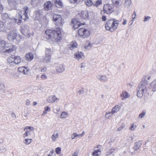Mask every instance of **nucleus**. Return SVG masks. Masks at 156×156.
<instances>
[{
    "label": "nucleus",
    "instance_id": "33",
    "mask_svg": "<svg viewBox=\"0 0 156 156\" xmlns=\"http://www.w3.org/2000/svg\"><path fill=\"white\" fill-rule=\"evenodd\" d=\"M52 53V51L51 50V49L50 48H46L45 51V55L47 56H49L51 57V54Z\"/></svg>",
    "mask_w": 156,
    "mask_h": 156
},
{
    "label": "nucleus",
    "instance_id": "45",
    "mask_svg": "<svg viewBox=\"0 0 156 156\" xmlns=\"http://www.w3.org/2000/svg\"><path fill=\"white\" fill-rule=\"evenodd\" d=\"M145 112L144 111H143L141 113L139 114L138 118L140 119H142L144 118L145 116Z\"/></svg>",
    "mask_w": 156,
    "mask_h": 156
},
{
    "label": "nucleus",
    "instance_id": "12",
    "mask_svg": "<svg viewBox=\"0 0 156 156\" xmlns=\"http://www.w3.org/2000/svg\"><path fill=\"white\" fill-rule=\"evenodd\" d=\"M100 146V145H98L95 148L94 151L92 153L93 156H99L101 155V150L99 148Z\"/></svg>",
    "mask_w": 156,
    "mask_h": 156
},
{
    "label": "nucleus",
    "instance_id": "10",
    "mask_svg": "<svg viewBox=\"0 0 156 156\" xmlns=\"http://www.w3.org/2000/svg\"><path fill=\"white\" fill-rule=\"evenodd\" d=\"M59 98H57L55 95H51L49 96L47 98V101L49 103H53L56 101H58Z\"/></svg>",
    "mask_w": 156,
    "mask_h": 156
},
{
    "label": "nucleus",
    "instance_id": "35",
    "mask_svg": "<svg viewBox=\"0 0 156 156\" xmlns=\"http://www.w3.org/2000/svg\"><path fill=\"white\" fill-rule=\"evenodd\" d=\"M60 107L58 105H55L53 109V112L55 114H57L58 112L60 110Z\"/></svg>",
    "mask_w": 156,
    "mask_h": 156
},
{
    "label": "nucleus",
    "instance_id": "16",
    "mask_svg": "<svg viewBox=\"0 0 156 156\" xmlns=\"http://www.w3.org/2000/svg\"><path fill=\"white\" fill-rule=\"evenodd\" d=\"M77 47V44L75 41H72L68 45L69 48L71 50H73L76 48Z\"/></svg>",
    "mask_w": 156,
    "mask_h": 156
},
{
    "label": "nucleus",
    "instance_id": "4",
    "mask_svg": "<svg viewBox=\"0 0 156 156\" xmlns=\"http://www.w3.org/2000/svg\"><path fill=\"white\" fill-rule=\"evenodd\" d=\"M119 24V21L115 19L108 20L105 24V27L107 30L112 32L117 29Z\"/></svg>",
    "mask_w": 156,
    "mask_h": 156
},
{
    "label": "nucleus",
    "instance_id": "30",
    "mask_svg": "<svg viewBox=\"0 0 156 156\" xmlns=\"http://www.w3.org/2000/svg\"><path fill=\"white\" fill-rule=\"evenodd\" d=\"M93 44V43H91L90 41H87L86 43L84 48L86 49H89L92 47Z\"/></svg>",
    "mask_w": 156,
    "mask_h": 156
},
{
    "label": "nucleus",
    "instance_id": "11",
    "mask_svg": "<svg viewBox=\"0 0 156 156\" xmlns=\"http://www.w3.org/2000/svg\"><path fill=\"white\" fill-rule=\"evenodd\" d=\"M98 81L101 82H105L108 81V77L106 75L99 74L97 76Z\"/></svg>",
    "mask_w": 156,
    "mask_h": 156
},
{
    "label": "nucleus",
    "instance_id": "46",
    "mask_svg": "<svg viewBox=\"0 0 156 156\" xmlns=\"http://www.w3.org/2000/svg\"><path fill=\"white\" fill-rule=\"evenodd\" d=\"M116 148H111L110 149L108 150L107 152V154L109 155L110 154L114 152L115 151H116Z\"/></svg>",
    "mask_w": 156,
    "mask_h": 156
},
{
    "label": "nucleus",
    "instance_id": "15",
    "mask_svg": "<svg viewBox=\"0 0 156 156\" xmlns=\"http://www.w3.org/2000/svg\"><path fill=\"white\" fill-rule=\"evenodd\" d=\"M72 25L75 29L78 28L80 25V23L76 19H73L72 21Z\"/></svg>",
    "mask_w": 156,
    "mask_h": 156
},
{
    "label": "nucleus",
    "instance_id": "63",
    "mask_svg": "<svg viewBox=\"0 0 156 156\" xmlns=\"http://www.w3.org/2000/svg\"><path fill=\"white\" fill-rule=\"evenodd\" d=\"M53 153H54V151H50L48 156H52V155H53Z\"/></svg>",
    "mask_w": 156,
    "mask_h": 156
},
{
    "label": "nucleus",
    "instance_id": "17",
    "mask_svg": "<svg viewBox=\"0 0 156 156\" xmlns=\"http://www.w3.org/2000/svg\"><path fill=\"white\" fill-rule=\"evenodd\" d=\"M151 91L155 92L156 91V80H154L150 84Z\"/></svg>",
    "mask_w": 156,
    "mask_h": 156
},
{
    "label": "nucleus",
    "instance_id": "56",
    "mask_svg": "<svg viewBox=\"0 0 156 156\" xmlns=\"http://www.w3.org/2000/svg\"><path fill=\"white\" fill-rule=\"evenodd\" d=\"M133 140V138L132 136H129L127 137V140L129 142H131Z\"/></svg>",
    "mask_w": 156,
    "mask_h": 156
},
{
    "label": "nucleus",
    "instance_id": "28",
    "mask_svg": "<svg viewBox=\"0 0 156 156\" xmlns=\"http://www.w3.org/2000/svg\"><path fill=\"white\" fill-rule=\"evenodd\" d=\"M32 139L25 138L23 140V143L26 145H28L32 143Z\"/></svg>",
    "mask_w": 156,
    "mask_h": 156
},
{
    "label": "nucleus",
    "instance_id": "47",
    "mask_svg": "<svg viewBox=\"0 0 156 156\" xmlns=\"http://www.w3.org/2000/svg\"><path fill=\"white\" fill-rule=\"evenodd\" d=\"M47 68L45 66H42L39 68V70L41 72H45L47 71Z\"/></svg>",
    "mask_w": 156,
    "mask_h": 156
},
{
    "label": "nucleus",
    "instance_id": "31",
    "mask_svg": "<svg viewBox=\"0 0 156 156\" xmlns=\"http://www.w3.org/2000/svg\"><path fill=\"white\" fill-rule=\"evenodd\" d=\"M69 115L68 113L66 112H62L60 115V118L62 119H65Z\"/></svg>",
    "mask_w": 156,
    "mask_h": 156
},
{
    "label": "nucleus",
    "instance_id": "64",
    "mask_svg": "<svg viewBox=\"0 0 156 156\" xmlns=\"http://www.w3.org/2000/svg\"><path fill=\"white\" fill-rule=\"evenodd\" d=\"M71 156H78V153L74 152L72 154Z\"/></svg>",
    "mask_w": 156,
    "mask_h": 156
},
{
    "label": "nucleus",
    "instance_id": "26",
    "mask_svg": "<svg viewBox=\"0 0 156 156\" xmlns=\"http://www.w3.org/2000/svg\"><path fill=\"white\" fill-rule=\"evenodd\" d=\"M59 133L55 131L54 132L53 134L51 136L52 141L53 142H55L56 141V139L58 137Z\"/></svg>",
    "mask_w": 156,
    "mask_h": 156
},
{
    "label": "nucleus",
    "instance_id": "57",
    "mask_svg": "<svg viewBox=\"0 0 156 156\" xmlns=\"http://www.w3.org/2000/svg\"><path fill=\"white\" fill-rule=\"evenodd\" d=\"M11 116L14 119H15L16 118V115L15 113L13 112H12L11 113Z\"/></svg>",
    "mask_w": 156,
    "mask_h": 156
},
{
    "label": "nucleus",
    "instance_id": "21",
    "mask_svg": "<svg viewBox=\"0 0 156 156\" xmlns=\"http://www.w3.org/2000/svg\"><path fill=\"white\" fill-rule=\"evenodd\" d=\"M56 70L58 73H62L65 70V68L62 65H60L56 67Z\"/></svg>",
    "mask_w": 156,
    "mask_h": 156
},
{
    "label": "nucleus",
    "instance_id": "22",
    "mask_svg": "<svg viewBox=\"0 0 156 156\" xmlns=\"http://www.w3.org/2000/svg\"><path fill=\"white\" fill-rule=\"evenodd\" d=\"M142 145V144L141 141H138L135 142L133 146V149L134 150L136 151L139 149Z\"/></svg>",
    "mask_w": 156,
    "mask_h": 156
},
{
    "label": "nucleus",
    "instance_id": "44",
    "mask_svg": "<svg viewBox=\"0 0 156 156\" xmlns=\"http://www.w3.org/2000/svg\"><path fill=\"white\" fill-rule=\"evenodd\" d=\"M113 4L116 6H118L122 4V2L121 0L116 1Z\"/></svg>",
    "mask_w": 156,
    "mask_h": 156
},
{
    "label": "nucleus",
    "instance_id": "24",
    "mask_svg": "<svg viewBox=\"0 0 156 156\" xmlns=\"http://www.w3.org/2000/svg\"><path fill=\"white\" fill-rule=\"evenodd\" d=\"M121 108V107L119 105H116L114 106L112 108L111 112L112 114H114L115 112H119Z\"/></svg>",
    "mask_w": 156,
    "mask_h": 156
},
{
    "label": "nucleus",
    "instance_id": "19",
    "mask_svg": "<svg viewBox=\"0 0 156 156\" xmlns=\"http://www.w3.org/2000/svg\"><path fill=\"white\" fill-rule=\"evenodd\" d=\"M120 96L121 99L123 101L126 98H129L130 96L129 94L125 91H123Z\"/></svg>",
    "mask_w": 156,
    "mask_h": 156
},
{
    "label": "nucleus",
    "instance_id": "61",
    "mask_svg": "<svg viewBox=\"0 0 156 156\" xmlns=\"http://www.w3.org/2000/svg\"><path fill=\"white\" fill-rule=\"evenodd\" d=\"M69 1L71 3H75L77 2V0H69Z\"/></svg>",
    "mask_w": 156,
    "mask_h": 156
},
{
    "label": "nucleus",
    "instance_id": "6",
    "mask_svg": "<svg viewBox=\"0 0 156 156\" xmlns=\"http://www.w3.org/2000/svg\"><path fill=\"white\" fill-rule=\"evenodd\" d=\"M13 46L4 43V45L2 46V51L3 52L10 53L13 50Z\"/></svg>",
    "mask_w": 156,
    "mask_h": 156
},
{
    "label": "nucleus",
    "instance_id": "55",
    "mask_svg": "<svg viewBox=\"0 0 156 156\" xmlns=\"http://www.w3.org/2000/svg\"><path fill=\"white\" fill-rule=\"evenodd\" d=\"M132 19L133 21H134V20L136 19V14L135 11H134L133 13L132 14Z\"/></svg>",
    "mask_w": 156,
    "mask_h": 156
},
{
    "label": "nucleus",
    "instance_id": "43",
    "mask_svg": "<svg viewBox=\"0 0 156 156\" xmlns=\"http://www.w3.org/2000/svg\"><path fill=\"white\" fill-rule=\"evenodd\" d=\"M9 4L12 6V8L14 9L15 8V6L16 4V3L15 2H13L12 1H10L9 2Z\"/></svg>",
    "mask_w": 156,
    "mask_h": 156
},
{
    "label": "nucleus",
    "instance_id": "42",
    "mask_svg": "<svg viewBox=\"0 0 156 156\" xmlns=\"http://www.w3.org/2000/svg\"><path fill=\"white\" fill-rule=\"evenodd\" d=\"M5 30V27L4 23L0 21V31H4Z\"/></svg>",
    "mask_w": 156,
    "mask_h": 156
},
{
    "label": "nucleus",
    "instance_id": "25",
    "mask_svg": "<svg viewBox=\"0 0 156 156\" xmlns=\"http://www.w3.org/2000/svg\"><path fill=\"white\" fill-rule=\"evenodd\" d=\"M113 114H112L111 112H106L105 118L106 119H110L113 116Z\"/></svg>",
    "mask_w": 156,
    "mask_h": 156
},
{
    "label": "nucleus",
    "instance_id": "7",
    "mask_svg": "<svg viewBox=\"0 0 156 156\" xmlns=\"http://www.w3.org/2000/svg\"><path fill=\"white\" fill-rule=\"evenodd\" d=\"M53 18V20L55 22L56 25L58 26H61L62 25V20L60 15L55 14Z\"/></svg>",
    "mask_w": 156,
    "mask_h": 156
},
{
    "label": "nucleus",
    "instance_id": "38",
    "mask_svg": "<svg viewBox=\"0 0 156 156\" xmlns=\"http://www.w3.org/2000/svg\"><path fill=\"white\" fill-rule=\"evenodd\" d=\"M8 62L10 63H13L14 60V56H11L8 58Z\"/></svg>",
    "mask_w": 156,
    "mask_h": 156
},
{
    "label": "nucleus",
    "instance_id": "23",
    "mask_svg": "<svg viewBox=\"0 0 156 156\" xmlns=\"http://www.w3.org/2000/svg\"><path fill=\"white\" fill-rule=\"evenodd\" d=\"M25 58L26 60L28 61H31L34 58V55L33 53H27L25 55Z\"/></svg>",
    "mask_w": 156,
    "mask_h": 156
},
{
    "label": "nucleus",
    "instance_id": "60",
    "mask_svg": "<svg viewBox=\"0 0 156 156\" xmlns=\"http://www.w3.org/2000/svg\"><path fill=\"white\" fill-rule=\"evenodd\" d=\"M0 87H1V89L2 90H3L5 89V86L3 83L0 84Z\"/></svg>",
    "mask_w": 156,
    "mask_h": 156
},
{
    "label": "nucleus",
    "instance_id": "8",
    "mask_svg": "<svg viewBox=\"0 0 156 156\" xmlns=\"http://www.w3.org/2000/svg\"><path fill=\"white\" fill-rule=\"evenodd\" d=\"M104 12L107 14H110L113 11L112 5L108 4L105 5L103 6Z\"/></svg>",
    "mask_w": 156,
    "mask_h": 156
},
{
    "label": "nucleus",
    "instance_id": "59",
    "mask_svg": "<svg viewBox=\"0 0 156 156\" xmlns=\"http://www.w3.org/2000/svg\"><path fill=\"white\" fill-rule=\"evenodd\" d=\"M150 18V17L148 16H146L144 20V22H146L148 21V20Z\"/></svg>",
    "mask_w": 156,
    "mask_h": 156
},
{
    "label": "nucleus",
    "instance_id": "50",
    "mask_svg": "<svg viewBox=\"0 0 156 156\" xmlns=\"http://www.w3.org/2000/svg\"><path fill=\"white\" fill-rule=\"evenodd\" d=\"M125 127V125L122 124L117 129V131H120L122 130Z\"/></svg>",
    "mask_w": 156,
    "mask_h": 156
},
{
    "label": "nucleus",
    "instance_id": "49",
    "mask_svg": "<svg viewBox=\"0 0 156 156\" xmlns=\"http://www.w3.org/2000/svg\"><path fill=\"white\" fill-rule=\"evenodd\" d=\"M25 132L23 134V138H25L26 137L28 136L29 135V133L30 131L28 130H26Z\"/></svg>",
    "mask_w": 156,
    "mask_h": 156
},
{
    "label": "nucleus",
    "instance_id": "29",
    "mask_svg": "<svg viewBox=\"0 0 156 156\" xmlns=\"http://www.w3.org/2000/svg\"><path fill=\"white\" fill-rule=\"evenodd\" d=\"M21 62V59L19 56H14V63L16 65H18Z\"/></svg>",
    "mask_w": 156,
    "mask_h": 156
},
{
    "label": "nucleus",
    "instance_id": "20",
    "mask_svg": "<svg viewBox=\"0 0 156 156\" xmlns=\"http://www.w3.org/2000/svg\"><path fill=\"white\" fill-rule=\"evenodd\" d=\"M41 11L40 10H38L37 11L35 12L34 13L33 15V17L36 20H38L40 19V16L41 15Z\"/></svg>",
    "mask_w": 156,
    "mask_h": 156
},
{
    "label": "nucleus",
    "instance_id": "2",
    "mask_svg": "<svg viewBox=\"0 0 156 156\" xmlns=\"http://www.w3.org/2000/svg\"><path fill=\"white\" fill-rule=\"evenodd\" d=\"M45 37L48 41H59L62 38V34L61 30L57 28L55 30L48 29L45 31Z\"/></svg>",
    "mask_w": 156,
    "mask_h": 156
},
{
    "label": "nucleus",
    "instance_id": "36",
    "mask_svg": "<svg viewBox=\"0 0 156 156\" xmlns=\"http://www.w3.org/2000/svg\"><path fill=\"white\" fill-rule=\"evenodd\" d=\"M137 127V126L134 123H132L130 125V126L129 127V129L132 131L135 130Z\"/></svg>",
    "mask_w": 156,
    "mask_h": 156
},
{
    "label": "nucleus",
    "instance_id": "1",
    "mask_svg": "<svg viewBox=\"0 0 156 156\" xmlns=\"http://www.w3.org/2000/svg\"><path fill=\"white\" fill-rule=\"evenodd\" d=\"M29 11V9L27 7H24L23 10L21 11H18L16 14L15 17L10 18L9 17L8 14L7 13H3L2 16V19L5 20H14L15 22L18 24L21 23L22 19L26 20L28 18V16L27 13Z\"/></svg>",
    "mask_w": 156,
    "mask_h": 156
},
{
    "label": "nucleus",
    "instance_id": "9",
    "mask_svg": "<svg viewBox=\"0 0 156 156\" xmlns=\"http://www.w3.org/2000/svg\"><path fill=\"white\" fill-rule=\"evenodd\" d=\"M74 58L78 61L84 59L85 58V56L84 53L81 51H78L74 55Z\"/></svg>",
    "mask_w": 156,
    "mask_h": 156
},
{
    "label": "nucleus",
    "instance_id": "5",
    "mask_svg": "<svg viewBox=\"0 0 156 156\" xmlns=\"http://www.w3.org/2000/svg\"><path fill=\"white\" fill-rule=\"evenodd\" d=\"M79 35L83 38L88 37L90 35V31L83 28L80 29L78 31Z\"/></svg>",
    "mask_w": 156,
    "mask_h": 156
},
{
    "label": "nucleus",
    "instance_id": "48",
    "mask_svg": "<svg viewBox=\"0 0 156 156\" xmlns=\"http://www.w3.org/2000/svg\"><path fill=\"white\" fill-rule=\"evenodd\" d=\"M26 130L30 131H33L34 130V128L32 126H26L24 129V131H26Z\"/></svg>",
    "mask_w": 156,
    "mask_h": 156
},
{
    "label": "nucleus",
    "instance_id": "34",
    "mask_svg": "<svg viewBox=\"0 0 156 156\" xmlns=\"http://www.w3.org/2000/svg\"><path fill=\"white\" fill-rule=\"evenodd\" d=\"M132 4L131 0H125L124 3V5L125 7L127 8L129 7Z\"/></svg>",
    "mask_w": 156,
    "mask_h": 156
},
{
    "label": "nucleus",
    "instance_id": "40",
    "mask_svg": "<svg viewBox=\"0 0 156 156\" xmlns=\"http://www.w3.org/2000/svg\"><path fill=\"white\" fill-rule=\"evenodd\" d=\"M51 59V57L45 55L44 59V61L45 62H50Z\"/></svg>",
    "mask_w": 156,
    "mask_h": 156
},
{
    "label": "nucleus",
    "instance_id": "54",
    "mask_svg": "<svg viewBox=\"0 0 156 156\" xmlns=\"http://www.w3.org/2000/svg\"><path fill=\"white\" fill-rule=\"evenodd\" d=\"M76 133H74L73 134H72L71 135V140H74L75 138H76Z\"/></svg>",
    "mask_w": 156,
    "mask_h": 156
},
{
    "label": "nucleus",
    "instance_id": "13",
    "mask_svg": "<svg viewBox=\"0 0 156 156\" xmlns=\"http://www.w3.org/2000/svg\"><path fill=\"white\" fill-rule=\"evenodd\" d=\"M16 35L17 34L15 32L13 31L10 32L7 35V38L9 41H12L16 38Z\"/></svg>",
    "mask_w": 156,
    "mask_h": 156
},
{
    "label": "nucleus",
    "instance_id": "37",
    "mask_svg": "<svg viewBox=\"0 0 156 156\" xmlns=\"http://www.w3.org/2000/svg\"><path fill=\"white\" fill-rule=\"evenodd\" d=\"M151 76H144L142 78L141 81H143V79H145V81H146L147 83V85L149 83V82L147 80V79L148 80H149L151 79Z\"/></svg>",
    "mask_w": 156,
    "mask_h": 156
},
{
    "label": "nucleus",
    "instance_id": "39",
    "mask_svg": "<svg viewBox=\"0 0 156 156\" xmlns=\"http://www.w3.org/2000/svg\"><path fill=\"white\" fill-rule=\"evenodd\" d=\"M85 3L87 6L89 7L93 4V2L91 0H86L85 1Z\"/></svg>",
    "mask_w": 156,
    "mask_h": 156
},
{
    "label": "nucleus",
    "instance_id": "41",
    "mask_svg": "<svg viewBox=\"0 0 156 156\" xmlns=\"http://www.w3.org/2000/svg\"><path fill=\"white\" fill-rule=\"evenodd\" d=\"M102 3V2L101 0H98L96 1V3L94 4L93 5V6L98 7V6L101 4Z\"/></svg>",
    "mask_w": 156,
    "mask_h": 156
},
{
    "label": "nucleus",
    "instance_id": "52",
    "mask_svg": "<svg viewBox=\"0 0 156 156\" xmlns=\"http://www.w3.org/2000/svg\"><path fill=\"white\" fill-rule=\"evenodd\" d=\"M44 110L47 112H50L51 111V108L48 106H46L44 107Z\"/></svg>",
    "mask_w": 156,
    "mask_h": 156
},
{
    "label": "nucleus",
    "instance_id": "62",
    "mask_svg": "<svg viewBox=\"0 0 156 156\" xmlns=\"http://www.w3.org/2000/svg\"><path fill=\"white\" fill-rule=\"evenodd\" d=\"M127 22V20L126 19H124L123 20V22H122V24L123 25H125L126 24Z\"/></svg>",
    "mask_w": 156,
    "mask_h": 156
},
{
    "label": "nucleus",
    "instance_id": "27",
    "mask_svg": "<svg viewBox=\"0 0 156 156\" xmlns=\"http://www.w3.org/2000/svg\"><path fill=\"white\" fill-rule=\"evenodd\" d=\"M80 16L84 19L87 18L88 16V11L86 10L82 11L80 13Z\"/></svg>",
    "mask_w": 156,
    "mask_h": 156
},
{
    "label": "nucleus",
    "instance_id": "53",
    "mask_svg": "<svg viewBox=\"0 0 156 156\" xmlns=\"http://www.w3.org/2000/svg\"><path fill=\"white\" fill-rule=\"evenodd\" d=\"M55 151L57 154H60L61 151V148L59 147L56 148L55 149Z\"/></svg>",
    "mask_w": 156,
    "mask_h": 156
},
{
    "label": "nucleus",
    "instance_id": "3",
    "mask_svg": "<svg viewBox=\"0 0 156 156\" xmlns=\"http://www.w3.org/2000/svg\"><path fill=\"white\" fill-rule=\"evenodd\" d=\"M145 79L141 81L139 86L137 88V95L139 98L142 97L144 93L149 94L151 92L150 88L147 87V83Z\"/></svg>",
    "mask_w": 156,
    "mask_h": 156
},
{
    "label": "nucleus",
    "instance_id": "14",
    "mask_svg": "<svg viewBox=\"0 0 156 156\" xmlns=\"http://www.w3.org/2000/svg\"><path fill=\"white\" fill-rule=\"evenodd\" d=\"M53 6L52 4L49 1L45 2L44 5V9L46 11H48L51 9Z\"/></svg>",
    "mask_w": 156,
    "mask_h": 156
},
{
    "label": "nucleus",
    "instance_id": "32",
    "mask_svg": "<svg viewBox=\"0 0 156 156\" xmlns=\"http://www.w3.org/2000/svg\"><path fill=\"white\" fill-rule=\"evenodd\" d=\"M55 3L57 7L62 8L63 7L62 3L60 0H56Z\"/></svg>",
    "mask_w": 156,
    "mask_h": 156
},
{
    "label": "nucleus",
    "instance_id": "58",
    "mask_svg": "<svg viewBox=\"0 0 156 156\" xmlns=\"http://www.w3.org/2000/svg\"><path fill=\"white\" fill-rule=\"evenodd\" d=\"M25 104L27 106H29L30 104V101L29 100L27 99L26 101Z\"/></svg>",
    "mask_w": 156,
    "mask_h": 156
},
{
    "label": "nucleus",
    "instance_id": "18",
    "mask_svg": "<svg viewBox=\"0 0 156 156\" xmlns=\"http://www.w3.org/2000/svg\"><path fill=\"white\" fill-rule=\"evenodd\" d=\"M18 70L20 73L25 75L27 74L28 71V69L24 66L19 67L18 69Z\"/></svg>",
    "mask_w": 156,
    "mask_h": 156
},
{
    "label": "nucleus",
    "instance_id": "51",
    "mask_svg": "<svg viewBox=\"0 0 156 156\" xmlns=\"http://www.w3.org/2000/svg\"><path fill=\"white\" fill-rule=\"evenodd\" d=\"M40 78L41 80H45L47 79V76L44 73L41 75Z\"/></svg>",
    "mask_w": 156,
    "mask_h": 156
}]
</instances>
